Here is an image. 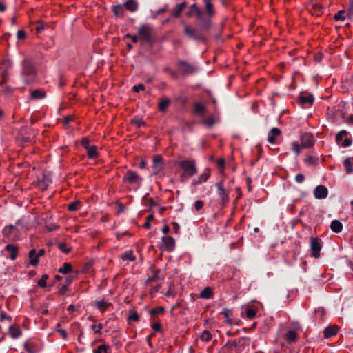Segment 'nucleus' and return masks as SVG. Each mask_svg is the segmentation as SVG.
Returning <instances> with one entry per match:
<instances>
[{"instance_id":"nucleus-1","label":"nucleus","mask_w":353,"mask_h":353,"mask_svg":"<svg viewBox=\"0 0 353 353\" xmlns=\"http://www.w3.org/2000/svg\"><path fill=\"white\" fill-rule=\"evenodd\" d=\"M202 2L201 8L196 3L192 4L187 13L188 17H195L198 21L199 27L194 28L188 24L183 26L184 34L197 42L204 41L206 39L205 33L212 28V19L216 14L213 0H202Z\"/></svg>"},{"instance_id":"nucleus-2","label":"nucleus","mask_w":353,"mask_h":353,"mask_svg":"<svg viewBox=\"0 0 353 353\" xmlns=\"http://www.w3.org/2000/svg\"><path fill=\"white\" fill-rule=\"evenodd\" d=\"M36 68L34 63L28 59H25L21 62V76L26 84H29L34 80Z\"/></svg>"},{"instance_id":"nucleus-3","label":"nucleus","mask_w":353,"mask_h":353,"mask_svg":"<svg viewBox=\"0 0 353 353\" xmlns=\"http://www.w3.org/2000/svg\"><path fill=\"white\" fill-rule=\"evenodd\" d=\"M178 164L183 170V172L181 174V181L183 182L192 177L197 172L196 164L193 160H182L179 161Z\"/></svg>"},{"instance_id":"nucleus-4","label":"nucleus","mask_w":353,"mask_h":353,"mask_svg":"<svg viewBox=\"0 0 353 353\" xmlns=\"http://www.w3.org/2000/svg\"><path fill=\"white\" fill-rule=\"evenodd\" d=\"M177 67L181 73L185 76L193 74L198 70L196 66L185 61H179L177 63Z\"/></svg>"},{"instance_id":"nucleus-5","label":"nucleus","mask_w":353,"mask_h":353,"mask_svg":"<svg viewBox=\"0 0 353 353\" xmlns=\"http://www.w3.org/2000/svg\"><path fill=\"white\" fill-rule=\"evenodd\" d=\"M12 68V63L10 60H3L0 65V73L1 76V85L6 83L10 77V70Z\"/></svg>"},{"instance_id":"nucleus-6","label":"nucleus","mask_w":353,"mask_h":353,"mask_svg":"<svg viewBox=\"0 0 353 353\" xmlns=\"http://www.w3.org/2000/svg\"><path fill=\"white\" fill-rule=\"evenodd\" d=\"M217 194L222 205H225L229 201V191L224 188L223 181L216 183Z\"/></svg>"},{"instance_id":"nucleus-7","label":"nucleus","mask_w":353,"mask_h":353,"mask_svg":"<svg viewBox=\"0 0 353 353\" xmlns=\"http://www.w3.org/2000/svg\"><path fill=\"white\" fill-rule=\"evenodd\" d=\"M322 245L318 239L312 238L310 240V249L312 250V256L314 258L320 256V251Z\"/></svg>"},{"instance_id":"nucleus-8","label":"nucleus","mask_w":353,"mask_h":353,"mask_svg":"<svg viewBox=\"0 0 353 353\" xmlns=\"http://www.w3.org/2000/svg\"><path fill=\"white\" fill-rule=\"evenodd\" d=\"M163 242L161 249L167 251H172L175 246L174 239L170 236H164L161 238Z\"/></svg>"},{"instance_id":"nucleus-9","label":"nucleus","mask_w":353,"mask_h":353,"mask_svg":"<svg viewBox=\"0 0 353 353\" xmlns=\"http://www.w3.org/2000/svg\"><path fill=\"white\" fill-rule=\"evenodd\" d=\"M346 130L340 131L336 136V142L339 145H341L343 148L348 147L351 145L352 141L350 139L345 138L343 141V137L347 134Z\"/></svg>"},{"instance_id":"nucleus-10","label":"nucleus","mask_w":353,"mask_h":353,"mask_svg":"<svg viewBox=\"0 0 353 353\" xmlns=\"http://www.w3.org/2000/svg\"><path fill=\"white\" fill-rule=\"evenodd\" d=\"M328 195L327 188L323 185H319L314 190V196L317 199H324Z\"/></svg>"},{"instance_id":"nucleus-11","label":"nucleus","mask_w":353,"mask_h":353,"mask_svg":"<svg viewBox=\"0 0 353 353\" xmlns=\"http://www.w3.org/2000/svg\"><path fill=\"white\" fill-rule=\"evenodd\" d=\"M165 276V270L164 269H157L154 271L153 274L150 276L147 281L148 282H153V281H163Z\"/></svg>"},{"instance_id":"nucleus-12","label":"nucleus","mask_w":353,"mask_h":353,"mask_svg":"<svg viewBox=\"0 0 353 353\" xmlns=\"http://www.w3.org/2000/svg\"><path fill=\"white\" fill-rule=\"evenodd\" d=\"M163 158L160 155H156L152 160L153 174H157L162 170Z\"/></svg>"},{"instance_id":"nucleus-13","label":"nucleus","mask_w":353,"mask_h":353,"mask_svg":"<svg viewBox=\"0 0 353 353\" xmlns=\"http://www.w3.org/2000/svg\"><path fill=\"white\" fill-rule=\"evenodd\" d=\"M301 146L303 148H310L314 145L313 137L308 133L303 134L301 137Z\"/></svg>"},{"instance_id":"nucleus-14","label":"nucleus","mask_w":353,"mask_h":353,"mask_svg":"<svg viewBox=\"0 0 353 353\" xmlns=\"http://www.w3.org/2000/svg\"><path fill=\"white\" fill-rule=\"evenodd\" d=\"M139 36L141 39H144L146 41H150L151 39L150 36V28L146 26L143 25L140 27L139 30Z\"/></svg>"},{"instance_id":"nucleus-15","label":"nucleus","mask_w":353,"mask_h":353,"mask_svg":"<svg viewBox=\"0 0 353 353\" xmlns=\"http://www.w3.org/2000/svg\"><path fill=\"white\" fill-rule=\"evenodd\" d=\"M210 176V172L209 169H206L205 171L200 174L196 179H194L192 182V185H197L199 184H201L202 183L205 182Z\"/></svg>"},{"instance_id":"nucleus-16","label":"nucleus","mask_w":353,"mask_h":353,"mask_svg":"<svg viewBox=\"0 0 353 353\" xmlns=\"http://www.w3.org/2000/svg\"><path fill=\"white\" fill-rule=\"evenodd\" d=\"M141 179V177L133 171H128L124 176V180L130 183H137Z\"/></svg>"},{"instance_id":"nucleus-17","label":"nucleus","mask_w":353,"mask_h":353,"mask_svg":"<svg viewBox=\"0 0 353 353\" xmlns=\"http://www.w3.org/2000/svg\"><path fill=\"white\" fill-rule=\"evenodd\" d=\"M281 134L280 129L277 128H272L268 132L267 140L270 143H275V137L279 136Z\"/></svg>"},{"instance_id":"nucleus-18","label":"nucleus","mask_w":353,"mask_h":353,"mask_svg":"<svg viewBox=\"0 0 353 353\" xmlns=\"http://www.w3.org/2000/svg\"><path fill=\"white\" fill-rule=\"evenodd\" d=\"M5 250L10 254V258L12 260H14L17 255V248L13 244H8L5 247Z\"/></svg>"},{"instance_id":"nucleus-19","label":"nucleus","mask_w":353,"mask_h":353,"mask_svg":"<svg viewBox=\"0 0 353 353\" xmlns=\"http://www.w3.org/2000/svg\"><path fill=\"white\" fill-rule=\"evenodd\" d=\"M9 333L10 336L14 339L19 338L22 334L20 328L13 325L9 326Z\"/></svg>"},{"instance_id":"nucleus-20","label":"nucleus","mask_w":353,"mask_h":353,"mask_svg":"<svg viewBox=\"0 0 353 353\" xmlns=\"http://www.w3.org/2000/svg\"><path fill=\"white\" fill-rule=\"evenodd\" d=\"M213 296V292L210 287H205L199 294V297L209 299Z\"/></svg>"},{"instance_id":"nucleus-21","label":"nucleus","mask_w":353,"mask_h":353,"mask_svg":"<svg viewBox=\"0 0 353 353\" xmlns=\"http://www.w3.org/2000/svg\"><path fill=\"white\" fill-rule=\"evenodd\" d=\"M206 108L201 103H196L194 106V113L199 116H204Z\"/></svg>"},{"instance_id":"nucleus-22","label":"nucleus","mask_w":353,"mask_h":353,"mask_svg":"<svg viewBox=\"0 0 353 353\" xmlns=\"http://www.w3.org/2000/svg\"><path fill=\"white\" fill-rule=\"evenodd\" d=\"M95 305L97 308H98L102 313H103L110 305V303H108L104 299H101L96 301Z\"/></svg>"},{"instance_id":"nucleus-23","label":"nucleus","mask_w":353,"mask_h":353,"mask_svg":"<svg viewBox=\"0 0 353 353\" xmlns=\"http://www.w3.org/2000/svg\"><path fill=\"white\" fill-rule=\"evenodd\" d=\"M299 101L302 104H311L314 101L312 95L309 94H301L299 96Z\"/></svg>"},{"instance_id":"nucleus-24","label":"nucleus","mask_w":353,"mask_h":353,"mask_svg":"<svg viewBox=\"0 0 353 353\" xmlns=\"http://www.w3.org/2000/svg\"><path fill=\"white\" fill-rule=\"evenodd\" d=\"M330 228L333 232L339 233L342 231L343 225L339 221L333 220L331 223Z\"/></svg>"},{"instance_id":"nucleus-25","label":"nucleus","mask_w":353,"mask_h":353,"mask_svg":"<svg viewBox=\"0 0 353 353\" xmlns=\"http://www.w3.org/2000/svg\"><path fill=\"white\" fill-rule=\"evenodd\" d=\"M185 6H186V3L185 2H183V3L177 4L175 6V8H174L172 9V14L174 17H176L180 16L181 12L183 11V10L185 8Z\"/></svg>"},{"instance_id":"nucleus-26","label":"nucleus","mask_w":353,"mask_h":353,"mask_svg":"<svg viewBox=\"0 0 353 353\" xmlns=\"http://www.w3.org/2000/svg\"><path fill=\"white\" fill-rule=\"evenodd\" d=\"M123 6L130 12H135L138 8V3L134 0H128Z\"/></svg>"},{"instance_id":"nucleus-27","label":"nucleus","mask_w":353,"mask_h":353,"mask_svg":"<svg viewBox=\"0 0 353 353\" xmlns=\"http://www.w3.org/2000/svg\"><path fill=\"white\" fill-rule=\"evenodd\" d=\"M28 256H29V257L30 259V261L29 262L30 264H31L32 265H37L38 264V262H39V258L37 256V250L35 249H32L29 252Z\"/></svg>"},{"instance_id":"nucleus-28","label":"nucleus","mask_w":353,"mask_h":353,"mask_svg":"<svg viewBox=\"0 0 353 353\" xmlns=\"http://www.w3.org/2000/svg\"><path fill=\"white\" fill-rule=\"evenodd\" d=\"M110 347L106 344L99 345L97 348L94 349L92 353H110Z\"/></svg>"},{"instance_id":"nucleus-29","label":"nucleus","mask_w":353,"mask_h":353,"mask_svg":"<svg viewBox=\"0 0 353 353\" xmlns=\"http://www.w3.org/2000/svg\"><path fill=\"white\" fill-rule=\"evenodd\" d=\"M324 336L325 338H330L337 333V327L328 326L324 330Z\"/></svg>"},{"instance_id":"nucleus-30","label":"nucleus","mask_w":353,"mask_h":353,"mask_svg":"<svg viewBox=\"0 0 353 353\" xmlns=\"http://www.w3.org/2000/svg\"><path fill=\"white\" fill-rule=\"evenodd\" d=\"M45 97L46 92L42 90H35L31 92V98L34 99H41Z\"/></svg>"},{"instance_id":"nucleus-31","label":"nucleus","mask_w":353,"mask_h":353,"mask_svg":"<svg viewBox=\"0 0 353 353\" xmlns=\"http://www.w3.org/2000/svg\"><path fill=\"white\" fill-rule=\"evenodd\" d=\"M170 104V100L169 99H163L161 100L160 103H159V110L161 112H164Z\"/></svg>"},{"instance_id":"nucleus-32","label":"nucleus","mask_w":353,"mask_h":353,"mask_svg":"<svg viewBox=\"0 0 353 353\" xmlns=\"http://www.w3.org/2000/svg\"><path fill=\"white\" fill-rule=\"evenodd\" d=\"M343 165L347 174H352L353 172V167L350 161V158L347 157L343 161Z\"/></svg>"},{"instance_id":"nucleus-33","label":"nucleus","mask_w":353,"mask_h":353,"mask_svg":"<svg viewBox=\"0 0 353 353\" xmlns=\"http://www.w3.org/2000/svg\"><path fill=\"white\" fill-rule=\"evenodd\" d=\"M285 337L288 342H290V343L294 342L297 339V334L294 330H289L287 332Z\"/></svg>"},{"instance_id":"nucleus-34","label":"nucleus","mask_w":353,"mask_h":353,"mask_svg":"<svg viewBox=\"0 0 353 353\" xmlns=\"http://www.w3.org/2000/svg\"><path fill=\"white\" fill-rule=\"evenodd\" d=\"M121 259L123 261H133L135 260V256L131 250L126 251L121 255Z\"/></svg>"},{"instance_id":"nucleus-35","label":"nucleus","mask_w":353,"mask_h":353,"mask_svg":"<svg viewBox=\"0 0 353 353\" xmlns=\"http://www.w3.org/2000/svg\"><path fill=\"white\" fill-rule=\"evenodd\" d=\"M216 122L217 121L214 117H210L202 121V123L208 128H211Z\"/></svg>"},{"instance_id":"nucleus-36","label":"nucleus","mask_w":353,"mask_h":353,"mask_svg":"<svg viewBox=\"0 0 353 353\" xmlns=\"http://www.w3.org/2000/svg\"><path fill=\"white\" fill-rule=\"evenodd\" d=\"M87 154L89 158H95L98 154L97 147L91 146L87 148Z\"/></svg>"},{"instance_id":"nucleus-37","label":"nucleus","mask_w":353,"mask_h":353,"mask_svg":"<svg viewBox=\"0 0 353 353\" xmlns=\"http://www.w3.org/2000/svg\"><path fill=\"white\" fill-rule=\"evenodd\" d=\"M72 270V265L70 263H65L62 267L59 268V272L61 274H67Z\"/></svg>"},{"instance_id":"nucleus-38","label":"nucleus","mask_w":353,"mask_h":353,"mask_svg":"<svg viewBox=\"0 0 353 353\" xmlns=\"http://www.w3.org/2000/svg\"><path fill=\"white\" fill-rule=\"evenodd\" d=\"M45 227L48 231H54L58 229L59 225L56 223H54L52 222H50V221H45Z\"/></svg>"},{"instance_id":"nucleus-39","label":"nucleus","mask_w":353,"mask_h":353,"mask_svg":"<svg viewBox=\"0 0 353 353\" xmlns=\"http://www.w3.org/2000/svg\"><path fill=\"white\" fill-rule=\"evenodd\" d=\"M312 9L314 10L313 14L319 15L322 12L323 6L318 3H314L312 4Z\"/></svg>"},{"instance_id":"nucleus-40","label":"nucleus","mask_w":353,"mask_h":353,"mask_svg":"<svg viewBox=\"0 0 353 353\" xmlns=\"http://www.w3.org/2000/svg\"><path fill=\"white\" fill-rule=\"evenodd\" d=\"M164 312V308L161 306L157 307L156 308H154L150 310V314L152 316L158 315V314H162Z\"/></svg>"},{"instance_id":"nucleus-41","label":"nucleus","mask_w":353,"mask_h":353,"mask_svg":"<svg viewBox=\"0 0 353 353\" xmlns=\"http://www.w3.org/2000/svg\"><path fill=\"white\" fill-rule=\"evenodd\" d=\"M212 339V334L208 330H204L201 334V339L203 341H209Z\"/></svg>"},{"instance_id":"nucleus-42","label":"nucleus","mask_w":353,"mask_h":353,"mask_svg":"<svg viewBox=\"0 0 353 353\" xmlns=\"http://www.w3.org/2000/svg\"><path fill=\"white\" fill-rule=\"evenodd\" d=\"M79 205L80 202L79 201H76L69 203L68 208L70 211L72 212L77 211L79 209Z\"/></svg>"},{"instance_id":"nucleus-43","label":"nucleus","mask_w":353,"mask_h":353,"mask_svg":"<svg viewBox=\"0 0 353 353\" xmlns=\"http://www.w3.org/2000/svg\"><path fill=\"white\" fill-rule=\"evenodd\" d=\"M123 11V6L122 5H117L113 8L114 14L116 16H120Z\"/></svg>"},{"instance_id":"nucleus-44","label":"nucleus","mask_w":353,"mask_h":353,"mask_svg":"<svg viewBox=\"0 0 353 353\" xmlns=\"http://www.w3.org/2000/svg\"><path fill=\"white\" fill-rule=\"evenodd\" d=\"M303 148V146H301V144L299 145L297 142L296 141H294L292 143V150L294 151V152L296 154V155H299L301 152V149Z\"/></svg>"},{"instance_id":"nucleus-45","label":"nucleus","mask_w":353,"mask_h":353,"mask_svg":"<svg viewBox=\"0 0 353 353\" xmlns=\"http://www.w3.org/2000/svg\"><path fill=\"white\" fill-rule=\"evenodd\" d=\"M345 13L344 10L339 11L334 17V19L336 21H344L345 19Z\"/></svg>"},{"instance_id":"nucleus-46","label":"nucleus","mask_w":353,"mask_h":353,"mask_svg":"<svg viewBox=\"0 0 353 353\" xmlns=\"http://www.w3.org/2000/svg\"><path fill=\"white\" fill-rule=\"evenodd\" d=\"M246 316L248 319H252L256 316V311L252 308H247L245 310Z\"/></svg>"},{"instance_id":"nucleus-47","label":"nucleus","mask_w":353,"mask_h":353,"mask_svg":"<svg viewBox=\"0 0 353 353\" xmlns=\"http://www.w3.org/2000/svg\"><path fill=\"white\" fill-rule=\"evenodd\" d=\"M48 276L47 274H43L41 278L38 281V285L41 288H45L46 286V280L48 279Z\"/></svg>"},{"instance_id":"nucleus-48","label":"nucleus","mask_w":353,"mask_h":353,"mask_svg":"<svg viewBox=\"0 0 353 353\" xmlns=\"http://www.w3.org/2000/svg\"><path fill=\"white\" fill-rule=\"evenodd\" d=\"M222 313L224 314V316H225V321L228 323L231 324L232 321H231V319H230V314L231 313L230 310L229 309H227V308H223V310H222Z\"/></svg>"},{"instance_id":"nucleus-49","label":"nucleus","mask_w":353,"mask_h":353,"mask_svg":"<svg viewBox=\"0 0 353 353\" xmlns=\"http://www.w3.org/2000/svg\"><path fill=\"white\" fill-rule=\"evenodd\" d=\"M103 325L101 323H99L97 325H94V324L91 325V329L92 330H94L95 334H101V330L103 329Z\"/></svg>"},{"instance_id":"nucleus-50","label":"nucleus","mask_w":353,"mask_h":353,"mask_svg":"<svg viewBox=\"0 0 353 353\" xmlns=\"http://www.w3.org/2000/svg\"><path fill=\"white\" fill-rule=\"evenodd\" d=\"M129 321H139V316L136 312H133L128 318Z\"/></svg>"},{"instance_id":"nucleus-51","label":"nucleus","mask_w":353,"mask_h":353,"mask_svg":"<svg viewBox=\"0 0 353 353\" xmlns=\"http://www.w3.org/2000/svg\"><path fill=\"white\" fill-rule=\"evenodd\" d=\"M4 320H7L9 322H11L12 317L10 316L7 315L6 312H1L0 315V321H3Z\"/></svg>"},{"instance_id":"nucleus-52","label":"nucleus","mask_w":353,"mask_h":353,"mask_svg":"<svg viewBox=\"0 0 353 353\" xmlns=\"http://www.w3.org/2000/svg\"><path fill=\"white\" fill-rule=\"evenodd\" d=\"M336 116L341 117L344 123H345V119H347V118H348V115H347L342 110H337L336 112Z\"/></svg>"},{"instance_id":"nucleus-53","label":"nucleus","mask_w":353,"mask_h":353,"mask_svg":"<svg viewBox=\"0 0 353 353\" xmlns=\"http://www.w3.org/2000/svg\"><path fill=\"white\" fill-rule=\"evenodd\" d=\"M145 90V85L143 84H138L135 85L132 87V90L135 92H139L140 91Z\"/></svg>"},{"instance_id":"nucleus-54","label":"nucleus","mask_w":353,"mask_h":353,"mask_svg":"<svg viewBox=\"0 0 353 353\" xmlns=\"http://www.w3.org/2000/svg\"><path fill=\"white\" fill-rule=\"evenodd\" d=\"M194 208L196 210H200L203 206V202L201 200H197L194 203Z\"/></svg>"},{"instance_id":"nucleus-55","label":"nucleus","mask_w":353,"mask_h":353,"mask_svg":"<svg viewBox=\"0 0 353 353\" xmlns=\"http://www.w3.org/2000/svg\"><path fill=\"white\" fill-rule=\"evenodd\" d=\"M58 247L63 253L67 254L70 251V248H65V244L63 243H59Z\"/></svg>"},{"instance_id":"nucleus-56","label":"nucleus","mask_w":353,"mask_h":353,"mask_svg":"<svg viewBox=\"0 0 353 353\" xmlns=\"http://www.w3.org/2000/svg\"><path fill=\"white\" fill-rule=\"evenodd\" d=\"M305 180V176L302 174H298L295 176V181L298 183H302Z\"/></svg>"},{"instance_id":"nucleus-57","label":"nucleus","mask_w":353,"mask_h":353,"mask_svg":"<svg viewBox=\"0 0 353 353\" xmlns=\"http://www.w3.org/2000/svg\"><path fill=\"white\" fill-rule=\"evenodd\" d=\"M153 219H154V215L152 214L148 216L147 221H146V223H145L144 226L147 228H150V221Z\"/></svg>"},{"instance_id":"nucleus-58","label":"nucleus","mask_w":353,"mask_h":353,"mask_svg":"<svg viewBox=\"0 0 353 353\" xmlns=\"http://www.w3.org/2000/svg\"><path fill=\"white\" fill-rule=\"evenodd\" d=\"M81 145L85 148H88L90 146H89V139L87 137H84L81 140Z\"/></svg>"},{"instance_id":"nucleus-59","label":"nucleus","mask_w":353,"mask_h":353,"mask_svg":"<svg viewBox=\"0 0 353 353\" xmlns=\"http://www.w3.org/2000/svg\"><path fill=\"white\" fill-rule=\"evenodd\" d=\"M26 37V32L22 30H20L17 32V38L19 39H24Z\"/></svg>"},{"instance_id":"nucleus-60","label":"nucleus","mask_w":353,"mask_h":353,"mask_svg":"<svg viewBox=\"0 0 353 353\" xmlns=\"http://www.w3.org/2000/svg\"><path fill=\"white\" fill-rule=\"evenodd\" d=\"M348 12L350 14L353 15V0H350Z\"/></svg>"},{"instance_id":"nucleus-61","label":"nucleus","mask_w":353,"mask_h":353,"mask_svg":"<svg viewBox=\"0 0 353 353\" xmlns=\"http://www.w3.org/2000/svg\"><path fill=\"white\" fill-rule=\"evenodd\" d=\"M225 165V161L223 159H220L217 161V167L219 168H223Z\"/></svg>"},{"instance_id":"nucleus-62","label":"nucleus","mask_w":353,"mask_h":353,"mask_svg":"<svg viewBox=\"0 0 353 353\" xmlns=\"http://www.w3.org/2000/svg\"><path fill=\"white\" fill-rule=\"evenodd\" d=\"M24 347H25V350L29 352V353H34V351L32 350V348L30 347L29 344L28 342H26L24 343Z\"/></svg>"},{"instance_id":"nucleus-63","label":"nucleus","mask_w":353,"mask_h":353,"mask_svg":"<svg viewBox=\"0 0 353 353\" xmlns=\"http://www.w3.org/2000/svg\"><path fill=\"white\" fill-rule=\"evenodd\" d=\"M58 332L61 335V336L65 339H67L68 334L65 330H59Z\"/></svg>"},{"instance_id":"nucleus-64","label":"nucleus","mask_w":353,"mask_h":353,"mask_svg":"<svg viewBox=\"0 0 353 353\" xmlns=\"http://www.w3.org/2000/svg\"><path fill=\"white\" fill-rule=\"evenodd\" d=\"M345 123L353 124V115H349L347 119H345Z\"/></svg>"}]
</instances>
